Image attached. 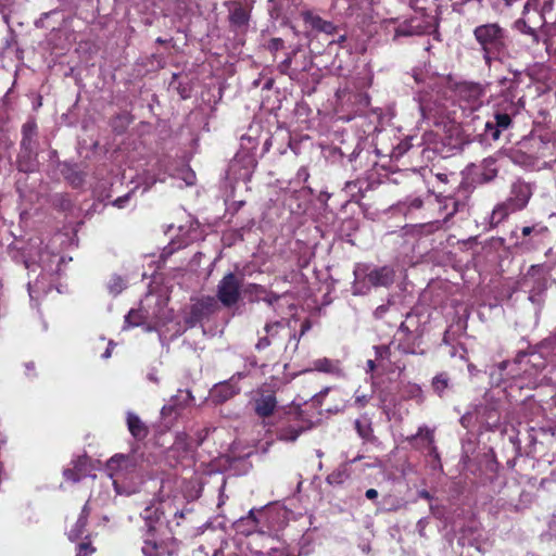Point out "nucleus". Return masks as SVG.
Masks as SVG:
<instances>
[{
  "label": "nucleus",
  "instance_id": "1",
  "mask_svg": "<svg viewBox=\"0 0 556 556\" xmlns=\"http://www.w3.org/2000/svg\"><path fill=\"white\" fill-rule=\"evenodd\" d=\"M472 34L480 46L486 66L491 67L494 61H501L507 53V30L498 23L481 24L473 29Z\"/></svg>",
  "mask_w": 556,
  "mask_h": 556
},
{
  "label": "nucleus",
  "instance_id": "2",
  "mask_svg": "<svg viewBox=\"0 0 556 556\" xmlns=\"http://www.w3.org/2000/svg\"><path fill=\"white\" fill-rule=\"evenodd\" d=\"M532 195L530 186L517 179L510 185L509 195L497 203L490 217V225L496 227L504 223L511 214L522 211L528 205Z\"/></svg>",
  "mask_w": 556,
  "mask_h": 556
},
{
  "label": "nucleus",
  "instance_id": "3",
  "mask_svg": "<svg viewBox=\"0 0 556 556\" xmlns=\"http://www.w3.org/2000/svg\"><path fill=\"white\" fill-rule=\"evenodd\" d=\"M141 516L144 519V532L142 534L141 552L144 556H163L167 553V546L159 536V529L156 527L159 515L157 509L147 507Z\"/></svg>",
  "mask_w": 556,
  "mask_h": 556
},
{
  "label": "nucleus",
  "instance_id": "4",
  "mask_svg": "<svg viewBox=\"0 0 556 556\" xmlns=\"http://www.w3.org/2000/svg\"><path fill=\"white\" fill-rule=\"evenodd\" d=\"M522 366V372L519 369L511 368L506 375L505 379H516L519 377H531L541 372L545 368V361L539 353H526L520 352L513 363L504 361L497 365L500 375H504V371L508 367Z\"/></svg>",
  "mask_w": 556,
  "mask_h": 556
},
{
  "label": "nucleus",
  "instance_id": "5",
  "mask_svg": "<svg viewBox=\"0 0 556 556\" xmlns=\"http://www.w3.org/2000/svg\"><path fill=\"white\" fill-rule=\"evenodd\" d=\"M38 126L34 118L28 119L22 126V140L17 156V168L20 172L28 173L34 168L33 160L36 157V146Z\"/></svg>",
  "mask_w": 556,
  "mask_h": 556
},
{
  "label": "nucleus",
  "instance_id": "6",
  "mask_svg": "<svg viewBox=\"0 0 556 556\" xmlns=\"http://www.w3.org/2000/svg\"><path fill=\"white\" fill-rule=\"evenodd\" d=\"M548 236L549 229L542 223L523 226L520 229V235L516 231L511 232V238L515 239L514 247L521 253H529L541 249Z\"/></svg>",
  "mask_w": 556,
  "mask_h": 556
},
{
  "label": "nucleus",
  "instance_id": "7",
  "mask_svg": "<svg viewBox=\"0 0 556 556\" xmlns=\"http://www.w3.org/2000/svg\"><path fill=\"white\" fill-rule=\"evenodd\" d=\"M307 429L299 408H291L278 415L275 432L280 441L293 442Z\"/></svg>",
  "mask_w": 556,
  "mask_h": 556
},
{
  "label": "nucleus",
  "instance_id": "8",
  "mask_svg": "<svg viewBox=\"0 0 556 556\" xmlns=\"http://www.w3.org/2000/svg\"><path fill=\"white\" fill-rule=\"evenodd\" d=\"M354 293H366L370 288L384 287L393 285L395 279V270L392 266H381L366 273L361 277L358 270H355Z\"/></svg>",
  "mask_w": 556,
  "mask_h": 556
},
{
  "label": "nucleus",
  "instance_id": "9",
  "mask_svg": "<svg viewBox=\"0 0 556 556\" xmlns=\"http://www.w3.org/2000/svg\"><path fill=\"white\" fill-rule=\"evenodd\" d=\"M497 160L489 156L481 161L480 164L470 163L464 170L465 180L470 185H483L493 181L497 174Z\"/></svg>",
  "mask_w": 556,
  "mask_h": 556
},
{
  "label": "nucleus",
  "instance_id": "10",
  "mask_svg": "<svg viewBox=\"0 0 556 556\" xmlns=\"http://www.w3.org/2000/svg\"><path fill=\"white\" fill-rule=\"evenodd\" d=\"M242 277L227 273L217 285L216 298L225 307L235 306L241 299Z\"/></svg>",
  "mask_w": 556,
  "mask_h": 556
},
{
  "label": "nucleus",
  "instance_id": "11",
  "mask_svg": "<svg viewBox=\"0 0 556 556\" xmlns=\"http://www.w3.org/2000/svg\"><path fill=\"white\" fill-rule=\"evenodd\" d=\"M251 404L257 417L263 419L271 417L278 404L276 391L268 386L260 387L254 392Z\"/></svg>",
  "mask_w": 556,
  "mask_h": 556
},
{
  "label": "nucleus",
  "instance_id": "12",
  "mask_svg": "<svg viewBox=\"0 0 556 556\" xmlns=\"http://www.w3.org/2000/svg\"><path fill=\"white\" fill-rule=\"evenodd\" d=\"M218 308L217 300L214 296H203L194 302L185 317L187 328H193L204 319H208Z\"/></svg>",
  "mask_w": 556,
  "mask_h": 556
},
{
  "label": "nucleus",
  "instance_id": "13",
  "mask_svg": "<svg viewBox=\"0 0 556 556\" xmlns=\"http://www.w3.org/2000/svg\"><path fill=\"white\" fill-rule=\"evenodd\" d=\"M286 327L282 321H271L264 326V334H260L255 344V350L258 352L265 351L269 348H282L285 343Z\"/></svg>",
  "mask_w": 556,
  "mask_h": 556
},
{
  "label": "nucleus",
  "instance_id": "14",
  "mask_svg": "<svg viewBox=\"0 0 556 556\" xmlns=\"http://www.w3.org/2000/svg\"><path fill=\"white\" fill-rule=\"evenodd\" d=\"M455 93L470 111L478 110L483 103L485 88L479 83L463 81L456 85Z\"/></svg>",
  "mask_w": 556,
  "mask_h": 556
},
{
  "label": "nucleus",
  "instance_id": "15",
  "mask_svg": "<svg viewBox=\"0 0 556 556\" xmlns=\"http://www.w3.org/2000/svg\"><path fill=\"white\" fill-rule=\"evenodd\" d=\"M137 466L138 460L132 454H115L106 463L110 476L116 479L126 478L129 473L135 472Z\"/></svg>",
  "mask_w": 556,
  "mask_h": 556
},
{
  "label": "nucleus",
  "instance_id": "16",
  "mask_svg": "<svg viewBox=\"0 0 556 556\" xmlns=\"http://www.w3.org/2000/svg\"><path fill=\"white\" fill-rule=\"evenodd\" d=\"M245 377L243 372H237L229 380L219 382L211 390V399L216 404H222L239 394L238 381Z\"/></svg>",
  "mask_w": 556,
  "mask_h": 556
},
{
  "label": "nucleus",
  "instance_id": "17",
  "mask_svg": "<svg viewBox=\"0 0 556 556\" xmlns=\"http://www.w3.org/2000/svg\"><path fill=\"white\" fill-rule=\"evenodd\" d=\"M406 440L410 446L416 450L427 448L430 452H434L437 450L434 445L433 430L426 426L419 427L417 433L408 437Z\"/></svg>",
  "mask_w": 556,
  "mask_h": 556
},
{
  "label": "nucleus",
  "instance_id": "18",
  "mask_svg": "<svg viewBox=\"0 0 556 556\" xmlns=\"http://www.w3.org/2000/svg\"><path fill=\"white\" fill-rule=\"evenodd\" d=\"M88 462L89 459L86 455L78 456L72 462V467L63 470L64 479L73 483L79 482L87 476Z\"/></svg>",
  "mask_w": 556,
  "mask_h": 556
},
{
  "label": "nucleus",
  "instance_id": "19",
  "mask_svg": "<svg viewBox=\"0 0 556 556\" xmlns=\"http://www.w3.org/2000/svg\"><path fill=\"white\" fill-rule=\"evenodd\" d=\"M126 424L128 431L136 441H143L148 438L150 433L149 427L135 413H127Z\"/></svg>",
  "mask_w": 556,
  "mask_h": 556
},
{
  "label": "nucleus",
  "instance_id": "20",
  "mask_svg": "<svg viewBox=\"0 0 556 556\" xmlns=\"http://www.w3.org/2000/svg\"><path fill=\"white\" fill-rule=\"evenodd\" d=\"M255 513L256 509L252 508L247 516L241 517L235 522V529L238 533L249 536L258 531L260 520Z\"/></svg>",
  "mask_w": 556,
  "mask_h": 556
},
{
  "label": "nucleus",
  "instance_id": "21",
  "mask_svg": "<svg viewBox=\"0 0 556 556\" xmlns=\"http://www.w3.org/2000/svg\"><path fill=\"white\" fill-rule=\"evenodd\" d=\"M301 16L306 24H309L312 28L318 31H323L328 35H332L337 31V26L332 22L321 18L312 11H303Z\"/></svg>",
  "mask_w": 556,
  "mask_h": 556
},
{
  "label": "nucleus",
  "instance_id": "22",
  "mask_svg": "<svg viewBox=\"0 0 556 556\" xmlns=\"http://www.w3.org/2000/svg\"><path fill=\"white\" fill-rule=\"evenodd\" d=\"M313 369L334 377L343 376L341 363L338 359H331L327 357L317 358L313 362Z\"/></svg>",
  "mask_w": 556,
  "mask_h": 556
},
{
  "label": "nucleus",
  "instance_id": "23",
  "mask_svg": "<svg viewBox=\"0 0 556 556\" xmlns=\"http://www.w3.org/2000/svg\"><path fill=\"white\" fill-rule=\"evenodd\" d=\"M354 428L357 434L367 442H374L376 440L374 435V428L370 418L367 415H362L354 421Z\"/></svg>",
  "mask_w": 556,
  "mask_h": 556
},
{
  "label": "nucleus",
  "instance_id": "24",
  "mask_svg": "<svg viewBox=\"0 0 556 556\" xmlns=\"http://www.w3.org/2000/svg\"><path fill=\"white\" fill-rule=\"evenodd\" d=\"M250 21V14L247 9H244L241 3L235 2L233 8L229 13V22L232 26L238 28L247 26Z\"/></svg>",
  "mask_w": 556,
  "mask_h": 556
},
{
  "label": "nucleus",
  "instance_id": "25",
  "mask_svg": "<svg viewBox=\"0 0 556 556\" xmlns=\"http://www.w3.org/2000/svg\"><path fill=\"white\" fill-rule=\"evenodd\" d=\"M267 289L257 283H249L244 287L243 293L250 303L260 302Z\"/></svg>",
  "mask_w": 556,
  "mask_h": 556
},
{
  "label": "nucleus",
  "instance_id": "26",
  "mask_svg": "<svg viewBox=\"0 0 556 556\" xmlns=\"http://www.w3.org/2000/svg\"><path fill=\"white\" fill-rule=\"evenodd\" d=\"M554 0H528L523 8V13H527L530 9L545 13L552 10Z\"/></svg>",
  "mask_w": 556,
  "mask_h": 556
},
{
  "label": "nucleus",
  "instance_id": "27",
  "mask_svg": "<svg viewBox=\"0 0 556 556\" xmlns=\"http://www.w3.org/2000/svg\"><path fill=\"white\" fill-rule=\"evenodd\" d=\"M144 315L140 309H130L125 316V325L127 328L138 327L143 324Z\"/></svg>",
  "mask_w": 556,
  "mask_h": 556
},
{
  "label": "nucleus",
  "instance_id": "28",
  "mask_svg": "<svg viewBox=\"0 0 556 556\" xmlns=\"http://www.w3.org/2000/svg\"><path fill=\"white\" fill-rule=\"evenodd\" d=\"M450 377L446 372H440L432 379V388L440 396L447 389Z\"/></svg>",
  "mask_w": 556,
  "mask_h": 556
},
{
  "label": "nucleus",
  "instance_id": "29",
  "mask_svg": "<svg viewBox=\"0 0 556 556\" xmlns=\"http://www.w3.org/2000/svg\"><path fill=\"white\" fill-rule=\"evenodd\" d=\"M88 520L83 519L81 517H78L76 523L73 526V528L68 532V539L71 541H76L86 532Z\"/></svg>",
  "mask_w": 556,
  "mask_h": 556
},
{
  "label": "nucleus",
  "instance_id": "30",
  "mask_svg": "<svg viewBox=\"0 0 556 556\" xmlns=\"http://www.w3.org/2000/svg\"><path fill=\"white\" fill-rule=\"evenodd\" d=\"M417 34H419V31L416 30L415 27H413L409 22L405 21L395 28L394 39L399 37H410Z\"/></svg>",
  "mask_w": 556,
  "mask_h": 556
},
{
  "label": "nucleus",
  "instance_id": "31",
  "mask_svg": "<svg viewBox=\"0 0 556 556\" xmlns=\"http://www.w3.org/2000/svg\"><path fill=\"white\" fill-rule=\"evenodd\" d=\"M348 478L349 475L346 473L345 469H337L333 470L330 475H328L327 482L332 485L342 484Z\"/></svg>",
  "mask_w": 556,
  "mask_h": 556
},
{
  "label": "nucleus",
  "instance_id": "32",
  "mask_svg": "<svg viewBox=\"0 0 556 556\" xmlns=\"http://www.w3.org/2000/svg\"><path fill=\"white\" fill-rule=\"evenodd\" d=\"M96 551V547L91 544L90 541L80 542L76 547L75 556H92Z\"/></svg>",
  "mask_w": 556,
  "mask_h": 556
},
{
  "label": "nucleus",
  "instance_id": "33",
  "mask_svg": "<svg viewBox=\"0 0 556 556\" xmlns=\"http://www.w3.org/2000/svg\"><path fill=\"white\" fill-rule=\"evenodd\" d=\"M511 117L507 113H495L494 114V124L501 129H507L511 125Z\"/></svg>",
  "mask_w": 556,
  "mask_h": 556
},
{
  "label": "nucleus",
  "instance_id": "34",
  "mask_svg": "<svg viewBox=\"0 0 556 556\" xmlns=\"http://www.w3.org/2000/svg\"><path fill=\"white\" fill-rule=\"evenodd\" d=\"M292 64V54H289L282 62H280L277 66L278 71L282 75H288L290 78H293V72L290 71Z\"/></svg>",
  "mask_w": 556,
  "mask_h": 556
},
{
  "label": "nucleus",
  "instance_id": "35",
  "mask_svg": "<svg viewBox=\"0 0 556 556\" xmlns=\"http://www.w3.org/2000/svg\"><path fill=\"white\" fill-rule=\"evenodd\" d=\"M517 27H518V29H519L522 34H526V35H530V36H532V37H533V40H534L535 42H538V41H539V36H538L536 30H535L533 27L529 26L525 21H521V20H520V21H518V22H517Z\"/></svg>",
  "mask_w": 556,
  "mask_h": 556
},
{
  "label": "nucleus",
  "instance_id": "36",
  "mask_svg": "<svg viewBox=\"0 0 556 556\" xmlns=\"http://www.w3.org/2000/svg\"><path fill=\"white\" fill-rule=\"evenodd\" d=\"M485 135L491 137L492 140L500 139L502 129L497 127L493 122H486L484 128Z\"/></svg>",
  "mask_w": 556,
  "mask_h": 556
},
{
  "label": "nucleus",
  "instance_id": "37",
  "mask_svg": "<svg viewBox=\"0 0 556 556\" xmlns=\"http://www.w3.org/2000/svg\"><path fill=\"white\" fill-rule=\"evenodd\" d=\"M375 349L376 359H389L391 355V349L389 345H377Z\"/></svg>",
  "mask_w": 556,
  "mask_h": 556
},
{
  "label": "nucleus",
  "instance_id": "38",
  "mask_svg": "<svg viewBox=\"0 0 556 556\" xmlns=\"http://www.w3.org/2000/svg\"><path fill=\"white\" fill-rule=\"evenodd\" d=\"M285 48V41L281 38L275 37L271 38L268 42L267 49L275 54L277 51Z\"/></svg>",
  "mask_w": 556,
  "mask_h": 556
},
{
  "label": "nucleus",
  "instance_id": "39",
  "mask_svg": "<svg viewBox=\"0 0 556 556\" xmlns=\"http://www.w3.org/2000/svg\"><path fill=\"white\" fill-rule=\"evenodd\" d=\"M311 329V321L308 319H305L302 325H301V330H300V334L299 337L296 336L295 332H289L288 333V337L289 339H293L296 341V343L299 342L300 338L305 334L306 331H308Z\"/></svg>",
  "mask_w": 556,
  "mask_h": 556
},
{
  "label": "nucleus",
  "instance_id": "40",
  "mask_svg": "<svg viewBox=\"0 0 556 556\" xmlns=\"http://www.w3.org/2000/svg\"><path fill=\"white\" fill-rule=\"evenodd\" d=\"M124 288V280L119 276H115L112 278L110 282V290L115 294L119 293Z\"/></svg>",
  "mask_w": 556,
  "mask_h": 556
},
{
  "label": "nucleus",
  "instance_id": "41",
  "mask_svg": "<svg viewBox=\"0 0 556 556\" xmlns=\"http://www.w3.org/2000/svg\"><path fill=\"white\" fill-rule=\"evenodd\" d=\"M161 415L163 418H167V417H172V416H174V418H176L178 416V410H177L176 405H172V404L164 405L162 407Z\"/></svg>",
  "mask_w": 556,
  "mask_h": 556
},
{
  "label": "nucleus",
  "instance_id": "42",
  "mask_svg": "<svg viewBox=\"0 0 556 556\" xmlns=\"http://www.w3.org/2000/svg\"><path fill=\"white\" fill-rule=\"evenodd\" d=\"M280 299V295L273 292V291H268L266 290L264 295H263V299L262 301L267 303L269 306H273L275 303H277Z\"/></svg>",
  "mask_w": 556,
  "mask_h": 556
},
{
  "label": "nucleus",
  "instance_id": "43",
  "mask_svg": "<svg viewBox=\"0 0 556 556\" xmlns=\"http://www.w3.org/2000/svg\"><path fill=\"white\" fill-rule=\"evenodd\" d=\"M131 194L132 192H128L122 197H118L113 201V205L116 206L117 208H124L130 200Z\"/></svg>",
  "mask_w": 556,
  "mask_h": 556
},
{
  "label": "nucleus",
  "instance_id": "44",
  "mask_svg": "<svg viewBox=\"0 0 556 556\" xmlns=\"http://www.w3.org/2000/svg\"><path fill=\"white\" fill-rule=\"evenodd\" d=\"M369 402V396L366 394L356 395L354 400V404L358 408H364Z\"/></svg>",
  "mask_w": 556,
  "mask_h": 556
},
{
  "label": "nucleus",
  "instance_id": "45",
  "mask_svg": "<svg viewBox=\"0 0 556 556\" xmlns=\"http://www.w3.org/2000/svg\"><path fill=\"white\" fill-rule=\"evenodd\" d=\"M389 311V305L388 304H382V305H379L375 312H374V316L376 319H381L383 318V316L386 315V313Z\"/></svg>",
  "mask_w": 556,
  "mask_h": 556
},
{
  "label": "nucleus",
  "instance_id": "46",
  "mask_svg": "<svg viewBox=\"0 0 556 556\" xmlns=\"http://www.w3.org/2000/svg\"><path fill=\"white\" fill-rule=\"evenodd\" d=\"M399 349L405 354H414L415 353V344L414 343L400 342Z\"/></svg>",
  "mask_w": 556,
  "mask_h": 556
},
{
  "label": "nucleus",
  "instance_id": "47",
  "mask_svg": "<svg viewBox=\"0 0 556 556\" xmlns=\"http://www.w3.org/2000/svg\"><path fill=\"white\" fill-rule=\"evenodd\" d=\"M399 333L404 334L407 340H409L410 337L413 336V331L410 330V328L408 327L406 321L401 323V325L399 327Z\"/></svg>",
  "mask_w": 556,
  "mask_h": 556
},
{
  "label": "nucleus",
  "instance_id": "48",
  "mask_svg": "<svg viewBox=\"0 0 556 556\" xmlns=\"http://www.w3.org/2000/svg\"><path fill=\"white\" fill-rule=\"evenodd\" d=\"M25 374L28 377L35 376L36 366L34 362L25 363Z\"/></svg>",
  "mask_w": 556,
  "mask_h": 556
},
{
  "label": "nucleus",
  "instance_id": "49",
  "mask_svg": "<svg viewBox=\"0 0 556 556\" xmlns=\"http://www.w3.org/2000/svg\"><path fill=\"white\" fill-rule=\"evenodd\" d=\"M90 513H91V509L89 507V502H86V504L84 505V507L81 508V511H80V515L79 517H81L83 519H87L89 518L90 516Z\"/></svg>",
  "mask_w": 556,
  "mask_h": 556
},
{
  "label": "nucleus",
  "instance_id": "50",
  "mask_svg": "<svg viewBox=\"0 0 556 556\" xmlns=\"http://www.w3.org/2000/svg\"><path fill=\"white\" fill-rule=\"evenodd\" d=\"M422 204H424V202H422V200L420 198H415V199H413L409 202L408 206L410 208H416L417 210V208H420L422 206Z\"/></svg>",
  "mask_w": 556,
  "mask_h": 556
},
{
  "label": "nucleus",
  "instance_id": "51",
  "mask_svg": "<svg viewBox=\"0 0 556 556\" xmlns=\"http://www.w3.org/2000/svg\"><path fill=\"white\" fill-rule=\"evenodd\" d=\"M409 392H410L412 396H419V395H421L422 391H421V388L419 386L414 384V386L410 387V391Z\"/></svg>",
  "mask_w": 556,
  "mask_h": 556
},
{
  "label": "nucleus",
  "instance_id": "52",
  "mask_svg": "<svg viewBox=\"0 0 556 556\" xmlns=\"http://www.w3.org/2000/svg\"><path fill=\"white\" fill-rule=\"evenodd\" d=\"M365 495L368 500H376L378 497V492L375 489H368Z\"/></svg>",
  "mask_w": 556,
  "mask_h": 556
},
{
  "label": "nucleus",
  "instance_id": "53",
  "mask_svg": "<svg viewBox=\"0 0 556 556\" xmlns=\"http://www.w3.org/2000/svg\"><path fill=\"white\" fill-rule=\"evenodd\" d=\"M329 392V388H326L321 392L315 395L316 402H318L320 405H323V397Z\"/></svg>",
  "mask_w": 556,
  "mask_h": 556
},
{
  "label": "nucleus",
  "instance_id": "54",
  "mask_svg": "<svg viewBox=\"0 0 556 556\" xmlns=\"http://www.w3.org/2000/svg\"><path fill=\"white\" fill-rule=\"evenodd\" d=\"M418 496L420 498H424V500H427V501H431L432 500V495L427 490H420L418 492Z\"/></svg>",
  "mask_w": 556,
  "mask_h": 556
},
{
  "label": "nucleus",
  "instance_id": "55",
  "mask_svg": "<svg viewBox=\"0 0 556 556\" xmlns=\"http://www.w3.org/2000/svg\"><path fill=\"white\" fill-rule=\"evenodd\" d=\"M377 359H368L367 361V371H374L377 367L376 365Z\"/></svg>",
  "mask_w": 556,
  "mask_h": 556
},
{
  "label": "nucleus",
  "instance_id": "56",
  "mask_svg": "<svg viewBox=\"0 0 556 556\" xmlns=\"http://www.w3.org/2000/svg\"><path fill=\"white\" fill-rule=\"evenodd\" d=\"M541 265H531L528 270V275H534L536 271L541 269Z\"/></svg>",
  "mask_w": 556,
  "mask_h": 556
},
{
  "label": "nucleus",
  "instance_id": "57",
  "mask_svg": "<svg viewBox=\"0 0 556 556\" xmlns=\"http://www.w3.org/2000/svg\"><path fill=\"white\" fill-rule=\"evenodd\" d=\"M116 119H121V121H122V119H125V121H126V123H127V125L130 123V121H129V118H128V116H127V115H117V116H116Z\"/></svg>",
  "mask_w": 556,
  "mask_h": 556
},
{
  "label": "nucleus",
  "instance_id": "58",
  "mask_svg": "<svg viewBox=\"0 0 556 556\" xmlns=\"http://www.w3.org/2000/svg\"><path fill=\"white\" fill-rule=\"evenodd\" d=\"M506 80H507L506 78H503L500 83H501L502 85H504Z\"/></svg>",
  "mask_w": 556,
  "mask_h": 556
},
{
  "label": "nucleus",
  "instance_id": "59",
  "mask_svg": "<svg viewBox=\"0 0 556 556\" xmlns=\"http://www.w3.org/2000/svg\"><path fill=\"white\" fill-rule=\"evenodd\" d=\"M343 40H345V36H342V37L340 38V41H343Z\"/></svg>",
  "mask_w": 556,
  "mask_h": 556
},
{
  "label": "nucleus",
  "instance_id": "60",
  "mask_svg": "<svg viewBox=\"0 0 556 556\" xmlns=\"http://www.w3.org/2000/svg\"><path fill=\"white\" fill-rule=\"evenodd\" d=\"M527 556H534V555L531 554V555H527Z\"/></svg>",
  "mask_w": 556,
  "mask_h": 556
}]
</instances>
